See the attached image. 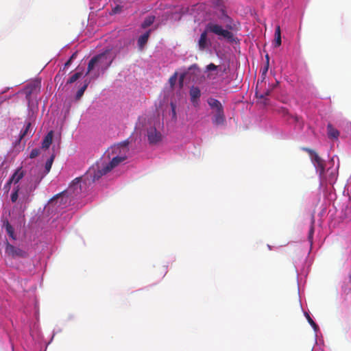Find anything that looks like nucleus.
I'll list each match as a JSON object with an SVG mask.
<instances>
[{"label": "nucleus", "mask_w": 351, "mask_h": 351, "mask_svg": "<svg viewBox=\"0 0 351 351\" xmlns=\"http://www.w3.org/2000/svg\"><path fill=\"white\" fill-rule=\"evenodd\" d=\"M221 12L222 16L220 19L227 23V29H223L221 25L217 23L213 22L208 23L206 25L204 31L201 34L198 40V47L200 51L205 50L209 46V42L207 38L208 33H213L218 36H221L230 42H233L234 40L233 33L228 30L234 29V27L232 25V19L226 14L223 10H221Z\"/></svg>", "instance_id": "nucleus-1"}, {"label": "nucleus", "mask_w": 351, "mask_h": 351, "mask_svg": "<svg viewBox=\"0 0 351 351\" xmlns=\"http://www.w3.org/2000/svg\"><path fill=\"white\" fill-rule=\"evenodd\" d=\"M207 103L213 110V116L212 122L215 125H223L226 123V116L224 114L223 106L217 99L209 97Z\"/></svg>", "instance_id": "nucleus-2"}, {"label": "nucleus", "mask_w": 351, "mask_h": 351, "mask_svg": "<svg viewBox=\"0 0 351 351\" xmlns=\"http://www.w3.org/2000/svg\"><path fill=\"white\" fill-rule=\"evenodd\" d=\"M81 178H76L73 180L68 189L58 195H56L51 200L59 202L60 206L62 204H66L68 201L66 194H70L73 197L79 195L82 193Z\"/></svg>", "instance_id": "nucleus-3"}, {"label": "nucleus", "mask_w": 351, "mask_h": 351, "mask_svg": "<svg viewBox=\"0 0 351 351\" xmlns=\"http://www.w3.org/2000/svg\"><path fill=\"white\" fill-rule=\"evenodd\" d=\"M112 59L108 58L107 53H101L93 56L88 62L86 75L94 69L104 71L112 64Z\"/></svg>", "instance_id": "nucleus-4"}, {"label": "nucleus", "mask_w": 351, "mask_h": 351, "mask_svg": "<svg viewBox=\"0 0 351 351\" xmlns=\"http://www.w3.org/2000/svg\"><path fill=\"white\" fill-rule=\"evenodd\" d=\"M303 150L306 152L311 158L312 162L313 163L317 171L319 173L320 177L323 176L325 173L326 164L324 160L317 154L314 150L304 147Z\"/></svg>", "instance_id": "nucleus-5"}, {"label": "nucleus", "mask_w": 351, "mask_h": 351, "mask_svg": "<svg viewBox=\"0 0 351 351\" xmlns=\"http://www.w3.org/2000/svg\"><path fill=\"white\" fill-rule=\"evenodd\" d=\"M128 141H125L117 145L112 146L108 150L109 157L110 156H124L127 159L129 152Z\"/></svg>", "instance_id": "nucleus-6"}, {"label": "nucleus", "mask_w": 351, "mask_h": 351, "mask_svg": "<svg viewBox=\"0 0 351 351\" xmlns=\"http://www.w3.org/2000/svg\"><path fill=\"white\" fill-rule=\"evenodd\" d=\"M5 252L8 256L12 257V258H27L28 256L27 252L24 251L23 250L19 247L11 245L8 242H6L5 243Z\"/></svg>", "instance_id": "nucleus-7"}, {"label": "nucleus", "mask_w": 351, "mask_h": 351, "mask_svg": "<svg viewBox=\"0 0 351 351\" xmlns=\"http://www.w3.org/2000/svg\"><path fill=\"white\" fill-rule=\"evenodd\" d=\"M55 158V155L52 154L51 157L47 160L45 165V171L43 173H38L36 178L34 179V186L33 189H35L43 178L49 173L52 164Z\"/></svg>", "instance_id": "nucleus-8"}, {"label": "nucleus", "mask_w": 351, "mask_h": 351, "mask_svg": "<svg viewBox=\"0 0 351 351\" xmlns=\"http://www.w3.org/2000/svg\"><path fill=\"white\" fill-rule=\"evenodd\" d=\"M147 139L149 144L154 145L161 141L162 135L155 128H149L147 129Z\"/></svg>", "instance_id": "nucleus-9"}, {"label": "nucleus", "mask_w": 351, "mask_h": 351, "mask_svg": "<svg viewBox=\"0 0 351 351\" xmlns=\"http://www.w3.org/2000/svg\"><path fill=\"white\" fill-rule=\"evenodd\" d=\"M191 101L195 107L199 106L201 91L199 87L192 86L189 90Z\"/></svg>", "instance_id": "nucleus-10"}, {"label": "nucleus", "mask_w": 351, "mask_h": 351, "mask_svg": "<svg viewBox=\"0 0 351 351\" xmlns=\"http://www.w3.org/2000/svg\"><path fill=\"white\" fill-rule=\"evenodd\" d=\"M112 158L110 161L106 164L107 171H112L114 168L117 167L119 164L124 162L126 159L124 158V156H111Z\"/></svg>", "instance_id": "nucleus-11"}, {"label": "nucleus", "mask_w": 351, "mask_h": 351, "mask_svg": "<svg viewBox=\"0 0 351 351\" xmlns=\"http://www.w3.org/2000/svg\"><path fill=\"white\" fill-rule=\"evenodd\" d=\"M23 171H22L21 168H19L8 180L7 184L10 186L12 183L17 184L23 178Z\"/></svg>", "instance_id": "nucleus-12"}, {"label": "nucleus", "mask_w": 351, "mask_h": 351, "mask_svg": "<svg viewBox=\"0 0 351 351\" xmlns=\"http://www.w3.org/2000/svg\"><path fill=\"white\" fill-rule=\"evenodd\" d=\"M150 32L151 30L149 29L138 38L137 43L140 50H143L145 45L147 44L150 35Z\"/></svg>", "instance_id": "nucleus-13"}, {"label": "nucleus", "mask_w": 351, "mask_h": 351, "mask_svg": "<svg viewBox=\"0 0 351 351\" xmlns=\"http://www.w3.org/2000/svg\"><path fill=\"white\" fill-rule=\"evenodd\" d=\"M110 171H107L106 170V166L104 165L102 167L99 168L97 171L94 170L93 174V180H98L101 177L107 174Z\"/></svg>", "instance_id": "nucleus-14"}, {"label": "nucleus", "mask_w": 351, "mask_h": 351, "mask_svg": "<svg viewBox=\"0 0 351 351\" xmlns=\"http://www.w3.org/2000/svg\"><path fill=\"white\" fill-rule=\"evenodd\" d=\"M327 132L328 138L332 139H337L339 136V132L330 123L327 125Z\"/></svg>", "instance_id": "nucleus-15"}, {"label": "nucleus", "mask_w": 351, "mask_h": 351, "mask_svg": "<svg viewBox=\"0 0 351 351\" xmlns=\"http://www.w3.org/2000/svg\"><path fill=\"white\" fill-rule=\"evenodd\" d=\"M53 136V132L50 131L45 136V138L42 142V147L43 149H48L50 147L51 144L52 143Z\"/></svg>", "instance_id": "nucleus-16"}, {"label": "nucleus", "mask_w": 351, "mask_h": 351, "mask_svg": "<svg viewBox=\"0 0 351 351\" xmlns=\"http://www.w3.org/2000/svg\"><path fill=\"white\" fill-rule=\"evenodd\" d=\"M281 31L280 25H277L275 29V40H274V46L278 47L281 45Z\"/></svg>", "instance_id": "nucleus-17"}, {"label": "nucleus", "mask_w": 351, "mask_h": 351, "mask_svg": "<svg viewBox=\"0 0 351 351\" xmlns=\"http://www.w3.org/2000/svg\"><path fill=\"white\" fill-rule=\"evenodd\" d=\"M31 125L32 124L30 122H27L26 123L25 128L23 130H21L20 133L19 142L21 141L23 138H24L27 135L31 134Z\"/></svg>", "instance_id": "nucleus-18"}, {"label": "nucleus", "mask_w": 351, "mask_h": 351, "mask_svg": "<svg viewBox=\"0 0 351 351\" xmlns=\"http://www.w3.org/2000/svg\"><path fill=\"white\" fill-rule=\"evenodd\" d=\"M90 83V80H85L84 81V84L77 90V93H76V95H75V98L76 99H80L82 95H84V91L86 90L88 84Z\"/></svg>", "instance_id": "nucleus-19"}, {"label": "nucleus", "mask_w": 351, "mask_h": 351, "mask_svg": "<svg viewBox=\"0 0 351 351\" xmlns=\"http://www.w3.org/2000/svg\"><path fill=\"white\" fill-rule=\"evenodd\" d=\"M154 20H155V16H149L146 17L141 24V27L143 29H145V28L149 27L150 25H152L154 23Z\"/></svg>", "instance_id": "nucleus-20"}, {"label": "nucleus", "mask_w": 351, "mask_h": 351, "mask_svg": "<svg viewBox=\"0 0 351 351\" xmlns=\"http://www.w3.org/2000/svg\"><path fill=\"white\" fill-rule=\"evenodd\" d=\"M206 70L207 71H217V74L218 73L219 71L222 72V73L226 72V68L222 69L221 66H217L213 63H210V64H208L206 66Z\"/></svg>", "instance_id": "nucleus-21"}, {"label": "nucleus", "mask_w": 351, "mask_h": 351, "mask_svg": "<svg viewBox=\"0 0 351 351\" xmlns=\"http://www.w3.org/2000/svg\"><path fill=\"white\" fill-rule=\"evenodd\" d=\"M5 230H6L8 234L12 239H15L16 237H15V234H14V230L13 227L12 226V225L9 223L8 221H7L5 223Z\"/></svg>", "instance_id": "nucleus-22"}, {"label": "nucleus", "mask_w": 351, "mask_h": 351, "mask_svg": "<svg viewBox=\"0 0 351 351\" xmlns=\"http://www.w3.org/2000/svg\"><path fill=\"white\" fill-rule=\"evenodd\" d=\"M82 76L81 72H77L69 77L67 80V84H72L77 81Z\"/></svg>", "instance_id": "nucleus-23"}, {"label": "nucleus", "mask_w": 351, "mask_h": 351, "mask_svg": "<svg viewBox=\"0 0 351 351\" xmlns=\"http://www.w3.org/2000/svg\"><path fill=\"white\" fill-rule=\"evenodd\" d=\"M305 316L306 317V319L308 320V322L311 324V326L313 328L315 331H317L319 329L318 326L316 324V323L311 319L308 313H306Z\"/></svg>", "instance_id": "nucleus-24"}, {"label": "nucleus", "mask_w": 351, "mask_h": 351, "mask_svg": "<svg viewBox=\"0 0 351 351\" xmlns=\"http://www.w3.org/2000/svg\"><path fill=\"white\" fill-rule=\"evenodd\" d=\"M177 78H178V73L175 72L173 73V75H172L170 77V78L169 79V83L171 88H173L175 86V84L176 83Z\"/></svg>", "instance_id": "nucleus-25"}, {"label": "nucleus", "mask_w": 351, "mask_h": 351, "mask_svg": "<svg viewBox=\"0 0 351 351\" xmlns=\"http://www.w3.org/2000/svg\"><path fill=\"white\" fill-rule=\"evenodd\" d=\"M19 191V186H17L16 188H14V191L11 194V201L12 202H15L18 199V193Z\"/></svg>", "instance_id": "nucleus-26"}, {"label": "nucleus", "mask_w": 351, "mask_h": 351, "mask_svg": "<svg viewBox=\"0 0 351 351\" xmlns=\"http://www.w3.org/2000/svg\"><path fill=\"white\" fill-rule=\"evenodd\" d=\"M40 154V150L39 149L35 148L32 149L30 154H29V158H34L37 157Z\"/></svg>", "instance_id": "nucleus-27"}, {"label": "nucleus", "mask_w": 351, "mask_h": 351, "mask_svg": "<svg viewBox=\"0 0 351 351\" xmlns=\"http://www.w3.org/2000/svg\"><path fill=\"white\" fill-rule=\"evenodd\" d=\"M186 75H187L186 72L180 74V77H179V83H180V86H182L183 82H184V78L186 77Z\"/></svg>", "instance_id": "nucleus-28"}, {"label": "nucleus", "mask_w": 351, "mask_h": 351, "mask_svg": "<svg viewBox=\"0 0 351 351\" xmlns=\"http://www.w3.org/2000/svg\"><path fill=\"white\" fill-rule=\"evenodd\" d=\"M279 112L282 114V116H286L289 114V111L285 108H281L279 109Z\"/></svg>", "instance_id": "nucleus-29"}, {"label": "nucleus", "mask_w": 351, "mask_h": 351, "mask_svg": "<svg viewBox=\"0 0 351 351\" xmlns=\"http://www.w3.org/2000/svg\"><path fill=\"white\" fill-rule=\"evenodd\" d=\"M271 93V90H267L263 94L260 95V98L265 99L267 96H269Z\"/></svg>", "instance_id": "nucleus-30"}, {"label": "nucleus", "mask_w": 351, "mask_h": 351, "mask_svg": "<svg viewBox=\"0 0 351 351\" xmlns=\"http://www.w3.org/2000/svg\"><path fill=\"white\" fill-rule=\"evenodd\" d=\"M199 67L197 64H193L188 68V71L198 70Z\"/></svg>", "instance_id": "nucleus-31"}, {"label": "nucleus", "mask_w": 351, "mask_h": 351, "mask_svg": "<svg viewBox=\"0 0 351 351\" xmlns=\"http://www.w3.org/2000/svg\"><path fill=\"white\" fill-rule=\"evenodd\" d=\"M268 69H269V64H265V68L263 69V73L265 74L267 73V71H268Z\"/></svg>", "instance_id": "nucleus-32"}, {"label": "nucleus", "mask_w": 351, "mask_h": 351, "mask_svg": "<svg viewBox=\"0 0 351 351\" xmlns=\"http://www.w3.org/2000/svg\"><path fill=\"white\" fill-rule=\"evenodd\" d=\"M265 58H266V64H269V57L268 54H267L265 56Z\"/></svg>", "instance_id": "nucleus-33"}, {"label": "nucleus", "mask_w": 351, "mask_h": 351, "mask_svg": "<svg viewBox=\"0 0 351 351\" xmlns=\"http://www.w3.org/2000/svg\"><path fill=\"white\" fill-rule=\"evenodd\" d=\"M207 77H208V78H209V79H212V80L215 79V77H214V76H213V73H209V74H208Z\"/></svg>", "instance_id": "nucleus-34"}, {"label": "nucleus", "mask_w": 351, "mask_h": 351, "mask_svg": "<svg viewBox=\"0 0 351 351\" xmlns=\"http://www.w3.org/2000/svg\"><path fill=\"white\" fill-rule=\"evenodd\" d=\"M313 232H314L313 228V227H311V230H310V232H309V237H312L313 234Z\"/></svg>", "instance_id": "nucleus-35"}, {"label": "nucleus", "mask_w": 351, "mask_h": 351, "mask_svg": "<svg viewBox=\"0 0 351 351\" xmlns=\"http://www.w3.org/2000/svg\"><path fill=\"white\" fill-rule=\"evenodd\" d=\"M119 10H120V8L117 6V7H116V8L114 9L113 12H114V13H117V12H118V11H119Z\"/></svg>", "instance_id": "nucleus-36"}, {"label": "nucleus", "mask_w": 351, "mask_h": 351, "mask_svg": "<svg viewBox=\"0 0 351 351\" xmlns=\"http://www.w3.org/2000/svg\"><path fill=\"white\" fill-rule=\"evenodd\" d=\"M10 186H8V185L7 184V183H6V184H5V186H4V189H5V190H9V189H10Z\"/></svg>", "instance_id": "nucleus-37"}, {"label": "nucleus", "mask_w": 351, "mask_h": 351, "mask_svg": "<svg viewBox=\"0 0 351 351\" xmlns=\"http://www.w3.org/2000/svg\"><path fill=\"white\" fill-rule=\"evenodd\" d=\"M71 59H69L66 63H65V66H68L70 63H71Z\"/></svg>", "instance_id": "nucleus-38"}, {"label": "nucleus", "mask_w": 351, "mask_h": 351, "mask_svg": "<svg viewBox=\"0 0 351 351\" xmlns=\"http://www.w3.org/2000/svg\"><path fill=\"white\" fill-rule=\"evenodd\" d=\"M32 171L34 172V173H37L36 169H32Z\"/></svg>", "instance_id": "nucleus-39"}, {"label": "nucleus", "mask_w": 351, "mask_h": 351, "mask_svg": "<svg viewBox=\"0 0 351 351\" xmlns=\"http://www.w3.org/2000/svg\"><path fill=\"white\" fill-rule=\"evenodd\" d=\"M72 58H74V54L71 57V60H72Z\"/></svg>", "instance_id": "nucleus-40"}]
</instances>
